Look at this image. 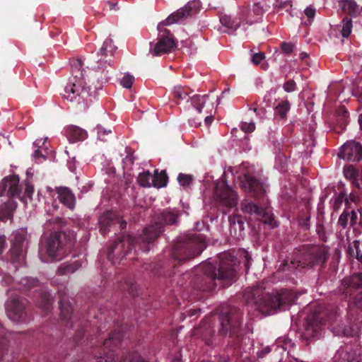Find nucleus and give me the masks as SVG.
<instances>
[{
	"mask_svg": "<svg viewBox=\"0 0 362 362\" xmlns=\"http://www.w3.org/2000/svg\"><path fill=\"white\" fill-rule=\"evenodd\" d=\"M178 214L170 210H164L156 218L154 223L146 227L139 238L130 235L119 238L108 248L107 259L112 264L119 263L124 258L134 259L136 247L146 252L150 250L149 244L153 243L163 231L164 226L177 223Z\"/></svg>",
	"mask_w": 362,
	"mask_h": 362,
	"instance_id": "1",
	"label": "nucleus"
},
{
	"mask_svg": "<svg viewBox=\"0 0 362 362\" xmlns=\"http://www.w3.org/2000/svg\"><path fill=\"white\" fill-rule=\"evenodd\" d=\"M238 263L230 252L219 254L215 264L206 262L196 269L192 286L198 291H211L216 288L217 280L231 284L236 279Z\"/></svg>",
	"mask_w": 362,
	"mask_h": 362,
	"instance_id": "2",
	"label": "nucleus"
},
{
	"mask_svg": "<svg viewBox=\"0 0 362 362\" xmlns=\"http://www.w3.org/2000/svg\"><path fill=\"white\" fill-rule=\"evenodd\" d=\"M199 10L197 1L188 2L185 6L170 14L165 21L160 22L157 29L158 31L156 42H150L149 53L153 57H160L171 52L176 47L175 39L170 31L164 28L192 16Z\"/></svg>",
	"mask_w": 362,
	"mask_h": 362,
	"instance_id": "3",
	"label": "nucleus"
},
{
	"mask_svg": "<svg viewBox=\"0 0 362 362\" xmlns=\"http://www.w3.org/2000/svg\"><path fill=\"white\" fill-rule=\"evenodd\" d=\"M261 283L252 288H248L245 297L248 302H252L257 310L263 315H272L284 305L289 304L294 300L292 290L281 288L272 293H265V288Z\"/></svg>",
	"mask_w": 362,
	"mask_h": 362,
	"instance_id": "4",
	"label": "nucleus"
},
{
	"mask_svg": "<svg viewBox=\"0 0 362 362\" xmlns=\"http://www.w3.org/2000/svg\"><path fill=\"white\" fill-rule=\"evenodd\" d=\"M75 238L73 233L57 231L42 240L40 244L39 256L44 262L61 260L73 247Z\"/></svg>",
	"mask_w": 362,
	"mask_h": 362,
	"instance_id": "5",
	"label": "nucleus"
},
{
	"mask_svg": "<svg viewBox=\"0 0 362 362\" xmlns=\"http://www.w3.org/2000/svg\"><path fill=\"white\" fill-rule=\"evenodd\" d=\"M219 327L218 333L221 337L228 336L231 346H239L243 338L242 328L243 313L235 307H230L221 310L218 317Z\"/></svg>",
	"mask_w": 362,
	"mask_h": 362,
	"instance_id": "6",
	"label": "nucleus"
},
{
	"mask_svg": "<svg viewBox=\"0 0 362 362\" xmlns=\"http://www.w3.org/2000/svg\"><path fill=\"white\" fill-rule=\"evenodd\" d=\"M206 247V238L204 235H184L173 245L172 258L175 262L182 264L200 255Z\"/></svg>",
	"mask_w": 362,
	"mask_h": 362,
	"instance_id": "7",
	"label": "nucleus"
},
{
	"mask_svg": "<svg viewBox=\"0 0 362 362\" xmlns=\"http://www.w3.org/2000/svg\"><path fill=\"white\" fill-rule=\"evenodd\" d=\"M206 247V238L204 235H184L173 245L172 258L175 262L182 264L200 255Z\"/></svg>",
	"mask_w": 362,
	"mask_h": 362,
	"instance_id": "8",
	"label": "nucleus"
},
{
	"mask_svg": "<svg viewBox=\"0 0 362 362\" xmlns=\"http://www.w3.org/2000/svg\"><path fill=\"white\" fill-rule=\"evenodd\" d=\"M338 307L334 305H319L307 317L304 324L308 337H314L320 325L329 323L332 325L339 317Z\"/></svg>",
	"mask_w": 362,
	"mask_h": 362,
	"instance_id": "9",
	"label": "nucleus"
},
{
	"mask_svg": "<svg viewBox=\"0 0 362 362\" xmlns=\"http://www.w3.org/2000/svg\"><path fill=\"white\" fill-rule=\"evenodd\" d=\"M81 67V59L74 60L71 63V73L74 76L65 86L64 93H61L63 98L78 104L84 102L89 95L88 90L83 86Z\"/></svg>",
	"mask_w": 362,
	"mask_h": 362,
	"instance_id": "10",
	"label": "nucleus"
},
{
	"mask_svg": "<svg viewBox=\"0 0 362 362\" xmlns=\"http://www.w3.org/2000/svg\"><path fill=\"white\" fill-rule=\"evenodd\" d=\"M324 250L312 245H303L296 252V265L302 268L312 267L315 264H322L327 259Z\"/></svg>",
	"mask_w": 362,
	"mask_h": 362,
	"instance_id": "11",
	"label": "nucleus"
},
{
	"mask_svg": "<svg viewBox=\"0 0 362 362\" xmlns=\"http://www.w3.org/2000/svg\"><path fill=\"white\" fill-rule=\"evenodd\" d=\"M59 308L60 310V320L62 323L65 326H69L71 328L76 329L74 334V341L76 344H80L83 338L85 330L81 323L77 324L74 321V317L72 316L73 309L71 303H69L67 296L62 291H59Z\"/></svg>",
	"mask_w": 362,
	"mask_h": 362,
	"instance_id": "12",
	"label": "nucleus"
},
{
	"mask_svg": "<svg viewBox=\"0 0 362 362\" xmlns=\"http://www.w3.org/2000/svg\"><path fill=\"white\" fill-rule=\"evenodd\" d=\"M11 248L6 255V259L12 263L21 264L24 262L27 249V233L18 230L11 235Z\"/></svg>",
	"mask_w": 362,
	"mask_h": 362,
	"instance_id": "13",
	"label": "nucleus"
},
{
	"mask_svg": "<svg viewBox=\"0 0 362 362\" xmlns=\"http://www.w3.org/2000/svg\"><path fill=\"white\" fill-rule=\"evenodd\" d=\"M214 198L219 206L233 208L238 204V194L225 182L218 181L215 184Z\"/></svg>",
	"mask_w": 362,
	"mask_h": 362,
	"instance_id": "14",
	"label": "nucleus"
},
{
	"mask_svg": "<svg viewBox=\"0 0 362 362\" xmlns=\"http://www.w3.org/2000/svg\"><path fill=\"white\" fill-rule=\"evenodd\" d=\"M28 300L21 296H11L5 304L8 317L14 322H24L27 318Z\"/></svg>",
	"mask_w": 362,
	"mask_h": 362,
	"instance_id": "15",
	"label": "nucleus"
},
{
	"mask_svg": "<svg viewBox=\"0 0 362 362\" xmlns=\"http://www.w3.org/2000/svg\"><path fill=\"white\" fill-rule=\"evenodd\" d=\"M123 334L122 329L119 328L112 332L108 339H105L103 342V356H98L96 362H115V349H117L122 341Z\"/></svg>",
	"mask_w": 362,
	"mask_h": 362,
	"instance_id": "16",
	"label": "nucleus"
},
{
	"mask_svg": "<svg viewBox=\"0 0 362 362\" xmlns=\"http://www.w3.org/2000/svg\"><path fill=\"white\" fill-rule=\"evenodd\" d=\"M242 189L255 199H264L266 195V186L255 177L247 173L240 181Z\"/></svg>",
	"mask_w": 362,
	"mask_h": 362,
	"instance_id": "17",
	"label": "nucleus"
},
{
	"mask_svg": "<svg viewBox=\"0 0 362 362\" xmlns=\"http://www.w3.org/2000/svg\"><path fill=\"white\" fill-rule=\"evenodd\" d=\"M240 207L243 213L255 214L264 223L272 225L274 221L273 214L267 207L259 206L250 200H243L240 204Z\"/></svg>",
	"mask_w": 362,
	"mask_h": 362,
	"instance_id": "18",
	"label": "nucleus"
},
{
	"mask_svg": "<svg viewBox=\"0 0 362 362\" xmlns=\"http://www.w3.org/2000/svg\"><path fill=\"white\" fill-rule=\"evenodd\" d=\"M117 225L120 230H123L127 226V222L115 212L106 211L99 218L100 231L102 234H105L110 228Z\"/></svg>",
	"mask_w": 362,
	"mask_h": 362,
	"instance_id": "19",
	"label": "nucleus"
},
{
	"mask_svg": "<svg viewBox=\"0 0 362 362\" xmlns=\"http://www.w3.org/2000/svg\"><path fill=\"white\" fill-rule=\"evenodd\" d=\"M338 156L350 162H358L362 159V145L354 141H348L341 146Z\"/></svg>",
	"mask_w": 362,
	"mask_h": 362,
	"instance_id": "20",
	"label": "nucleus"
},
{
	"mask_svg": "<svg viewBox=\"0 0 362 362\" xmlns=\"http://www.w3.org/2000/svg\"><path fill=\"white\" fill-rule=\"evenodd\" d=\"M20 194L21 189L18 175L6 177L0 182V196L17 197Z\"/></svg>",
	"mask_w": 362,
	"mask_h": 362,
	"instance_id": "21",
	"label": "nucleus"
},
{
	"mask_svg": "<svg viewBox=\"0 0 362 362\" xmlns=\"http://www.w3.org/2000/svg\"><path fill=\"white\" fill-rule=\"evenodd\" d=\"M215 331L211 324V318L202 321L200 325L193 331V335L202 338L207 346H212Z\"/></svg>",
	"mask_w": 362,
	"mask_h": 362,
	"instance_id": "22",
	"label": "nucleus"
},
{
	"mask_svg": "<svg viewBox=\"0 0 362 362\" xmlns=\"http://www.w3.org/2000/svg\"><path fill=\"white\" fill-rule=\"evenodd\" d=\"M359 288H362V272L354 273L341 281L340 290L346 294Z\"/></svg>",
	"mask_w": 362,
	"mask_h": 362,
	"instance_id": "23",
	"label": "nucleus"
},
{
	"mask_svg": "<svg viewBox=\"0 0 362 362\" xmlns=\"http://www.w3.org/2000/svg\"><path fill=\"white\" fill-rule=\"evenodd\" d=\"M310 208L308 199H304L303 208L298 212V217L296 218L298 227L303 231H308L310 228Z\"/></svg>",
	"mask_w": 362,
	"mask_h": 362,
	"instance_id": "24",
	"label": "nucleus"
},
{
	"mask_svg": "<svg viewBox=\"0 0 362 362\" xmlns=\"http://www.w3.org/2000/svg\"><path fill=\"white\" fill-rule=\"evenodd\" d=\"M314 132V127L309 126L308 129V137L304 139L303 146L298 147V153L300 154L299 157L301 158L302 160L308 159L313 153V148L315 146V139L313 136ZM302 163H303V160H302Z\"/></svg>",
	"mask_w": 362,
	"mask_h": 362,
	"instance_id": "25",
	"label": "nucleus"
},
{
	"mask_svg": "<svg viewBox=\"0 0 362 362\" xmlns=\"http://www.w3.org/2000/svg\"><path fill=\"white\" fill-rule=\"evenodd\" d=\"M270 8L269 5L266 4L265 0H262L257 3L254 4L252 8L254 16H245V22L249 25L257 23L262 18L264 11Z\"/></svg>",
	"mask_w": 362,
	"mask_h": 362,
	"instance_id": "26",
	"label": "nucleus"
},
{
	"mask_svg": "<svg viewBox=\"0 0 362 362\" xmlns=\"http://www.w3.org/2000/svg\"><path fill=\"white\" fill-rule=\"evenodd\" d=\"M57 191L60 202L69 209L73 210L76 206V197L74 193L66 187H59Z\"/></svg>",
	"mask_w": 362,
	"mask_h": 362,
	"instance_id": "27",
	"label": "nucleus"
},
{
	"mask_svg": "<svg viewBox=\"0 0 362 362\" xmlns=\"http://www.w3.org/2000/svg\"><path fill=\"white\" fill-rule=\"evenodd\" d=\"M82 259H77L76 256L69 262H65L59 265L57 273L59 275H68L77 271L82 266Z\"/></svg>",
	"mask_w": 362,
	"mask_h": 362,
	"instance_id": "28",
	"label": "nucleus"
},
{
	"mask_svg": "<svg viewBox=\"0 0 362 362\" xmlns=\"http://www.w3.org/2000/svg\"><path fill=\"white\" fill-rule=\"evenodd\" d=\"M65 134L70 142H77L86 139L88 136L87 132L75 125H70L65 128Z\"/></svg>",
	"mask_w": 362,
	"mask_h": 362,
	"instance_id": "29",
	"label": "nucleus"
},
{
	"mask_svg": "<svg viewBox=\"0 0 362 362\" xmlns=\"http://www.w3.org/2000/svg\"><path fill=\"white\" fill-rule=\"evenodd\" d=\"M358 214L354 210H344L339 216L337 221V225L343 229L347 228L348 224L350 227H354L357 223Z\"/></svg>",
	"mask_w": 362,
	"mask_h": 362,
	"instance_id": "30",
	"label": "nucleus"
},
{
	"mask_svg": "<svg viewBox=\"0 0 362 362\" xmlns=\"http://www.w3.org/2000/svg\"><path fill=\"white\" fill-rule=\"evenodd\" d=\"M116 49L117 47L113 44L112 40L111 39H106L98 52V55L100 56L98 60L107 62L108 59L107 58L113 56Z\"/></svg>",
	"mask_w": 362,
	"mask_h": 362,
	"instance_id": "31",
	"label": "nucleus"
},
{
	"mask_svg": "<svg viewBox=\"0 0 362 362\" xmlns=\"http://www.w3.org/2000/svg\"><path fill=\"white\" fill-rule=\"evenodd\" d=\"M115 288L121 292L127 291V293L132 297H135L139 295L137 284L130 280H125L124 282H117L115 285Z\"/></svg>",
	"mask_w": 362,
	"mask_h": 362,
	"instance_id": "32",
	"label": "nucleus"
},
{
	"mask_svg": "<svg viewBox=\"0 0 362 362\" xmlns=\"http://www.w3.org/2000/svg\"><path fill=\"white\" fill-rule=\"evenodd\" d=\"M344 174L346 178L353 180V183L358 189L361 188L358 178L362 177V170L356 169L352 165H349L344 166Z\"/></svg>",
	"mask_w": 362,
	"mask_h": 362,
	"instance_id": "33",
	"label": "nucleus"
},
{
	"mask_svg": "<svg viewBox=\"0 0 362 362\" xmlns=\"http://www.w3.org/2000/svg\"><path fill=\"white\" fill-rule=\"evenodd\" d=\"M347 253L362 264V240H355L350 243L347 248Z\"/></svg>",
	"mask_w": 362,
	"mask_h": 362,
	"instance_id": "34",
	"label": "nucleus"
},
{
	"mask_svg": "<svg viewBox=\"0 0 362 362\" xmlns=\"http://www.w3.org/2000/svg\"><path fill=\"white\" fill-rule=\"evenodd\" d=\"M16 206V203L13 201H8L1 204L0 206V221L11 219Z\"/></svg>",
	"mask_w": 362,
	"mask_h": 362,
	"instance_id": "35",
	"label": "nucleus"
},
{
	"mask_svg": "<svg viewBox=\"0 0 362 362\" xmlns=\"http://www.w3.org/2000/svg\"><path fill=\"white\" fill-rule=\"evenodd\" d=\"M37 294L39 299L37 304L45 313H48L52 305L50 294L46 291H40Z\"/></svg>",
	"mask_w": 362,
	"mask_h": 362,
	"instance_id": "36",
	"label": "nucleus"
},
{
	"mask_svg": "<svg viewBox=\"0 0 362 362\" xmlns=\"http://www.w3.org/2000/svg\"><path fill=\"white\" fill-rule=\"evenodd\" d=\"M117 362H148L145 360L137 351L123 352Z\"/></svg>",
	"mask_w": 362,
	"mask_h": 362,
	"instance_id": "37",
	"label": "nucleus"
},
{
	"mask_svg": "<svg viewBox=\"0 0 362 362\" xmlns=\"http://www.w3.org/2000/svg\"><path fill=\"white\" fill-rule=\"evenodd\" d=\"M221 23L231 30H237L241 25L240 18H232L230 16L223 15L220 17Z\"/></svg>",
	"mask_w": 362,
	"mask_h": 362,
	"instance_id": "38",
	"label": "nucleus"
},
{
	"mask_svg": "<svg viewBox=\"0 0 362 362\" xmlns=\"http://www.w3.org/2000/svg\"><path fill=\"white\" fill-rule=\"evenodd\" d=\"M168 175L165 170H162L158 173V170H155L153 179V186L155 187H163L168 183Z\"/></svg>",
	"mask_w": 362,
	"mask_h": 362,
	"instance_id": "39",
	"label": "nucleus"
},
{
	"mask_svg": "<svg viewBox=\"0 0 362 362\" xmlns=\"http://www.w3.org/2000/svg\"><path fill=\"white\" fill-rule=\"evenodd\" d=\"M39 284L40 282L37 279L29 276H25L22 277L19 281L18 289L26 291L32 288L37 287L39 286Z\"/></svg>",
	"mask_w": 362,
	"mask_h": 362,
	"instance_id": "40",
	"label": "nucleus"
},
{
	"mask_svg": "<svg viewBox=\"0 0 362 362\" xmlns=\"http://www.w3.org/2000/svg\"><path fill=\"white\" fill-rule=\"evenodd\" d=\"M341 9L353 16H357L359 13L358 6L354 1L342 0Z\"/></svg>",
	"mask_w": 362,
	"mask_h": 362,
	"instance_id": "41",
	"label": "nucleus"
},
{
	"mask_svg": "<svg viewBox=\"0 0 362 362\" xmlns=\"http://www.w3.org/2000/svg\"><path fill=\"white\" fill-rule=\"evenodd\" d=\"M153 176L149 171L143 172L139 174L137 182L141 187H148L153 185Z\"/></svg>",
	"mask_w": 362,
	"mask_h": 362,
	"instance_id": "42",
	"label": "nucleus"
},
{
	"mask_svg": "<svg viewBox=\"0 0 362 362\" xmlns=\"http://www.w3.org/2000/svg\"><path fill=\"white\" fill-rule=\"evenodd\" d=\"M290 107L291 106L288 101H281L275 107V113L281 119H285Z\"/></svg>",
	"mask_w": 362,
	"mask_h": 362,
	"instance_id": "43",
	"label": "nucleus"
},
{
	"mask_svg": "<svg viewBox=\"0 0 362 362\" xmlns=\"http://www.w3.org/2000/svg\"><path fill=\"white\" fill-rule=\"evenodd\" d=\"M189 95V90L188 88L177 86L174 88L173 95L175 99L186 100Z\"/></svg>",
	"mask_w": 362,
	"mask_h": 362,
	"instance_id": "44",
	"label": "nucleus"
},
{
	"mask_svg": "<svg viewBox=\"0 0 362 362\" xmlns=\"http://www.w3.org/2000/svg\"><path fill=\"white\" fill-rule=\"evenodd\" d=\"M228 221L230 223V228L237 230V227H238L239 230H243L244 229V221H243L241 216H240V215L230 216L228 218Z\"/></svg>",
	"mask_w": 362,
	"mask_h": 362,
	"instance_id": "45",
	"label": "nucleus"
},
{
	"mask_svg": "<svg viewBox=\"0 0 362 362\" xmlns=\"http://www.w3.org/2000/svg\"><path fill=\"white\" fill-rule=\"evenodd\" d=\"M125 152L127 155L122 160L123 168L131 169L134 162L132 150L129 147H126Z\"/></svg>",
	"mask_w": 362,
	"mask_h": 362,
	"instance_id": "46",
	"label": "nucleus"
},
{
	"mask_svg": "<svg viewBox=\"0 0 362 362\" xmlns=\"http://www.w3.org/2000/svg\"><path fill=\"white\" fill-rule=\"evenodd\" d=\"M332 325V331L336 336H351L352 331L350 328H346L343 325H338L337 327L334 326V323Z\"/></svg>",
	"mask_w": 362,
	"mask_h": 362,
	"instance_id": "47",
	"label": "nucleus"
},
{
	"mask_svg": "<svg viewBox=\"0 0 362 362\" xmlns=\"http://www.w3.org/2000/svg\"><path fill=\"white\" fill-rule=\"evenodd\" d=\"M352 29V21L348 17H345L342 20V28L341 30V34L343 37H348Z\"/></svg>",
	"mask_w": 362,
	"mask_h": 362,
	"instance_id": "48",
	"label": "nucleus"
},
{
	"mask_svg": "<svg viewBox=\"0 0 362 362\" xmlns=\"http://www.w3.org/2000/svg\"><path fill=\"white\" fill-rule=\"evenodd\" d=\"M206 97L207 95H194L191 98L192 104L199 113L202 112V109L206 103Z\"/></svg>",
	"mask_w": 362,
	"mask_h": 362,
	"instance_id": "49",
	"label": "nucleus"
},
{
	"mask_svg": "<svg viewBox=\"0 0 362 362\" xmlns=\"http://www.w3.org/2000/svg\"><path fill=\"white\" fill-rule=\"evenodd\" d=\"M177 180L180 185L185 187H189L192 183L194 177L192 175L180 173L178 174Z\"/></svg>",
	"mask_w": 362,
	"mask_h": 362,
	"instance_id": "50",
	"label": "nucleus"
},
{
	"mask_svg": "<svg viewBox=\"0 0 362 362\" xmlns=\"http://www.w3.org/2000/svg\"><path fill=\"white\" fill-rule=\"evenodd\" d=\"M134 81V77L129 74H127L121 79L120 84L125 88H131Z\"/></svg>",
	"mask_w": 362,
	"mask_h": 362,
	"instance_id": "51",
	"label": "nucleus"
},
{
	"mask_svg": "<svg viewBox=\"0 0 362 362\" xmlns=\"http://www.w3.org/2000/svg\"><path fill=\"white\" fill-rule=\"evenodd\" d=\"M280 49L283 54H291L293 50V45L291 42H282L280 44Z\"/></svg>",
	"mask_w": 362,
	"mask_h": 362,
	"instance_id": "52",
	"label": "nucleus"
},
{
	"mask_svg": "<svg viewBox=\"0 0 362 362\" xmlns=\"http://www.w3.org/2000/svg\"><path fill=\"white\" fill-rule=\"evenodd\" d=\"M240 128L241 129L242 131H243L245 133H250L255 131V124L252 122H242L240 124Z\"/></svg>",
	"mask_w": 362,
	"mask_h": 362,
	"instance_id": "53",
	"label": "nucleus"
},
{
	"mask_svg": "<svg viewBox=\"0 0 362 362\" xmlns=\"http://www.w3.org/2000/svg\"><path fill=\"white\" fill-rule=\"evenodd\" d=\"M344 197H345V194L344 192H340L335 197L333 205H332L334 211H337L340 208V206L344 199Z\"/></svg>",
	"mask_w": 362,
	"mask_h": 362,
	"instance_id": "54",
	"label": "nucleus"
},
{
	"mask_svg": "<svg viewBox=\"0 0 362 362\" xmlns=\"http://www.w3.org/2000/svg\"><path fill=\"white\" fill-rule=\"evenodd\" d=\"M275 8H276L277 11H279L282 9H285L286 11H288V10L292 8V4L291 1L279 2V0H277Z\"/></svg>",
	"mask_w": 362,
	"mask_h": 362,
	"instance_id": "55",
	"label": "nucleus"
},
{
	"mask_svg": "<svg viewBox=\"0 0 362 362\" xmlns=\"http://www.w3.org/2000/svg\"><path fill=\"white\" fill-rule=\"evenodd\" d=\"M315 12L316 10L313 6H308L304 10V14L308 18V21L309 24L311 23V20L314 18L315 16Z\"/></svg>",
	"mask_w": 362,
	"mask_h": 362,
	"instance_id": "56",
	"label": "nucleus"
},
{
	"mask_svg": "<svg viewBox=\"0 0 362 362\" xmlns=\"http://www.w3.org/2000/svg\"><path fill=\"white\" fill-rule=\"evenodd\" d=\"M265 58V54L264 52H259L253 54L252 56V62L257 65L259 64L263 59Z\"/></svg>",
	"mask_w": 362,
	"mask_h": 362,
	"instance_id": "57",
	"label": "nucleus"
},
{
	"mask_svg": "<svg viewBox=\"0 0 362 362\" xmlns=\"http://www.w3.org/2000/svg\"><path fill=\"white\" fill-rule=\"evenodd\" d=\"M96 129H97V132H98V137L101 141H105L106 139L105 138V136L107 135L112 132L111 130L106 131L101 126H98Z\"/></svg>",
	"mask_w": 362,
	"mask_h": 362,
	"instance_id": "58",
	"label": "nucleus"
},
{
	"mask_svg": "<svg viewBox=\"0 0 362 362\" xmlns=\"http://www.w3.org/2000/svg\"><path fill=\"white\" fill-rule=\"evenodd\" d=\"M254 16V14L252 13V9L247 8H243L241 9L240 13V18L241 19V22L245 21V16Z\"/></svg>",
	"mask_w": 362,
	"mask_h": 362,
	"instance_id": "59",
	"label": "nucleus"
},
{
	"mask_svg": "<svg viewBox=\"0 0 362 362\" xmlns=\"http://www.w3.org/2000/svg\"><path fill=\"white\" fill-rule=\"evenodd\" d=\"M25 194L29 197L30 199H31L32 197V195L34 192V186L28 182H25Z\"/></svg>",
	"mask_w": 362,
	"mask_h": 362,
	"instance_id": "60",
	"label": "nucleus"
},
{
	"mask_svg": "<svg viewBox=\"0 0 362 362\" xmlns=\"http://www.w3.org/2000/svg\"><path fill=\"white\" fill-rule=\"evenodd\" d=\"M243 253V256H244V259H245L244 264H245V271H246V272H247V271L250 269L251 262H252V259L247 252L244 251Z\"/></svg>",
	"mask_w": 362,
	"mask_h": 362,
	"instance_id": "61",
	"label": "nucleus"
},
{
	"mask_svg": "<svg viewBox=\"0 0 362 362\" xmlns=\"http://www.w3.org/2000/svg\"><path fill=\"white\" fill-rule=\"evenodd\" d=\"M284 89L288 93L293 92L294 90V81L289 80L284 84Z\"/></svg>",
	"mask_w": 362,
	"mask_h": 362,
	"instance_id": "62",
	"label": "nucleus"
},
{
	"mask_svg": "<svg viewBox=\"0 0 362 362\" xmlns=\"http://www.w3.org/2000/svg\"><path fill=\"white\" fill-rule=\"evenodd\" d=\"M297 180L300 183L302 187L306 188L308 185V181L303 176L298 175Z\"/></svg>",
	"mask_w": 362,
	"mask_h": 362,
	"instance_id": "63",
	"label": "nucleus"
},
{
	"mask_svg": "<svg viewBox=\"0 0 362 362\" xmlns=\"http://www.w3.org/2000/svg\"><path fill=\"white\" fill-rule=\"evenodd\" d=\"M355 304L358 308L362 309V292L356 296L355 298Z\"/></svg>",
	"mask_w": 362,
	"mask_h": 362,
	"instance_id": "64",
	"label": "nucleus"
}]
</instances>
